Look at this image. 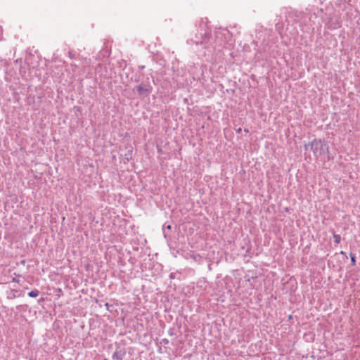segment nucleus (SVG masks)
<instances>
[{"instance_id": "f257e3e1", "label": "nucleus", "mask_w": 360, "mask_h": 360, "mask_svg": "<svg viewBox=\"0 0 360 360\" xmlns=\"http://www.w3.org/2000/svg\"><path fill=\"white\" fill-rule=\"evenodd\" d=\"M309 146H310V149L316 158L329 153L328 146L324 143L321 139H314L309 145H305V150H307Z\"/></svg>"}, {"instance_id": "f03ea898", "label": "nucleus", "mask_w": 360, "mask_h": 360, "mask_svg": "<svg viewBox=\"0 0 360 360\" xmlns=\"http://www.w3.org/2000/svg\"><path fill=\"white\" fill-rule=\"evenodd\" d=\"M138 95L139 96L148 97L153 91V86L149 82L145 84H141L136 86Z\"/></svg>"}, {"instance_id": "7ed1b4c3", "label": "nucleus", "mask_w": 360, "mask_h": 360, "mask_svg": "<svg viewBox=\"0 0 360 360\" xmlns=\"http://www.w3.org/2000/svg\"><path fill=\"white\" fill-rule=\"evenodd\" d=\"M125 354L124 349H117L112 354V359L115 360H122Z\"/></svg>"}, {"instance_id": "20e7f679", "label": "nucleus", "mask_w": 360, "mask_h": 360, "mask_svg": "<svg viewBox=\"0 0 360 360\" xmlns=\"http://www.w3.org/2000/svg\"><path fill=\"white\" fill-rule=\"evenodd\" d=\"M39 295V291L37 289L33 290L28 292V296L30 297H37Z\"/></svg>"}, {"instance_id": "39448f33", "label": "nucleus", "mask_w": 360, "mask_h": 360, "mask_svg": "<svg viewBox=\"0 0 360 360\" xmlns=\"http://www.w3.org/2000/svg\"><path fill=\"white\" fill-rule=\"evenodd\" d=\"M333 238H334V242L336 244H338L340 243L341 236L339 234L333 233Z\"/></svg>"}, {"instance_id": "423d86ee", "label": "nucleus", "mask_w": 360, "mask_h": 360, "mask_svg": "<svg viewBox=\"0 0 360 360\" xmlns=\"http://www.w3.org/2000/svg\"><path fill=\"white\" fill-rule=\"evenodd\" d=\"M351 262L352 265H355L356 264V258L355 255L353 253H350Z\"/></svg>"}, {"instance_id": "0eeeda50", "label": "nucleus", "mask_w": 360, "mask_h": 360, "mask_svg": "<svg viewBox=\"0 0 360 360\" xmlns=\"http://www.w3.org/2000/svg\"><path fill=\"white\" fill-rule=\"evenodd\" d=\"M162 342L165 344V345H167L169 343V340L166 338H164L162 340Z\"/></svg>"}, {"instance_id": "6e6552de", "label": "nucleus", "mask_w": 360, "mask_h": 360, "mask_svg": "<svg viewBox=\"0 0 360 360\" xmlns=\"http://www.w3.org/2000/svg\"><path fill=\"white\" fill-rule=\"evenodd\" d=\"M336 25H337V27H340V22L339 21H338Z\"/></svg>"}, {"instance_id": "1a4fd4ad", "label": "nucleus", "mask_w": 360, "mask_h": 360, "mask_svg": "<svg viewBox=\"0 0 360 360\" xmlns=\"http://www.w3.org/2000/svg\"><path fill=\"white\" fill-rule=\"evenodd\" d=\"M340 254H341V255H346L345 252H344V251H341V252H340Z\"/></svg>"}, {"instance_id": "9d476101", "label": "nucleus", "mask_w": 360, "mask_h": 360, "mask_svg": "<svg viewBox=\"0 0 360 360\" xmlns=\"http://www.w3.org/2000/svg\"><path fill=\"white\" fill-rule=\"evenodd\" d=\"M241 131V129L239 128L238 129H237V132L240 133Z\"/></svg>"}, {"instance_id": "9b49d317", "label": "nucleus", "mask_w": 360, "mask_h": 360, "mask_svg": "<svg viewBox=\"0 0 360 360\" xmlns=\"http://www.w3.org/2000/svg\"><path fill=\"white\" fill-rule=\"evenodd\" d=\"M244 131H245V132H246V133H248L249 131H248V129H244Z\"/></svg>"}, {"instance_id": "f8f14e48", "label": "nucleus", "mask_w": 360, "mask_h": 360, "mask_svg": "<svg viewBox=\"0 0 360 360\" xmlns=\"http://www.w3.org/2000/svg\"><path fill=\"white\" fill-rule=\"evenodd\" d=\"M196 44L199 43V41H195ZM200 44H202V41H200Z\"/></svg>"}, {"instance_id": "ddd939ff", "label": "nucleus", "mask_w": 360, "mask_h": 360, "mask_svg": "<svg viewBox=\"0 0 360 360\" xmlns=\"http://www.w3.org/2000/svg\"><path fill=\"white\" fill-rule=\"evenodd\" d=\"M69 55H70V58H72V55H71V53H69Z\"/></svg>"}, {"instance_id": "4468645a", "label": "nucleus", "mask_w": 360, "mask_h": 360, "mask_svg": "<svg viewBox=\"0 0 360 360\" xmlns=\"http://www.w3.org/2000/svg\"><path fill=\"white\" fill-rule=\"evenodd\" d=\"M69 55H70V58H72V55H71V53H69Z\"/></svg>"}, {"instance_id": "2eb2a0df", "label": "nucleus", "mask_w": 360, "mask_h": 360, "mask_svg": "<svg viewBox=\"0 0 360 360\" xmlns=\"http://www.w3.org/2000/svg\"><path fill=\"white\" fill-rule=\"evenodd\" d=\"M69 55H70V58H72V55H71V53H69Z\"/></svg>"}, {"instance_id": "dca6fc26", "label": "nucleus", "mask_w": 360, "mask_h": 360, "mask_svg": "<svg viewBox=\"0 0 360 360\" xmlns=\"http://www.w3.org/2000/svg\"><path fill=\"white\" fill-rule=\"evenodd\" d=\"M170 278H174V276H172V274L170 275Z\"/></svg>"}, {"instance_id": "f3484780", "label": "nucleus", "mask_w": 360, "mask_h": 360, "mask_svg": "<svg viewBox=\"0 0 360 360\" xmlns=\"http://www.w3.org/2000/svg\"><path fill=\"white\" fill-rule=\"evenodd\" d=\"M170 228H171V226H170V225H169V226H167V229H170Z\"/></svg>"}, {"instance_id": "a211bd4d", "label": "nucleus", "mask_w": 360, "mask_h": 360, "mask_svg": "<svg viewBox=\"0 0 360 360\" xmlns=\"http://www.w3.org/2000/svg\"><path fill=\"white\" fill-rule=\"evenodd\" d=\"M13 281L18 282L17 279H15V278Z\"/></svg>"}]
</instances>
